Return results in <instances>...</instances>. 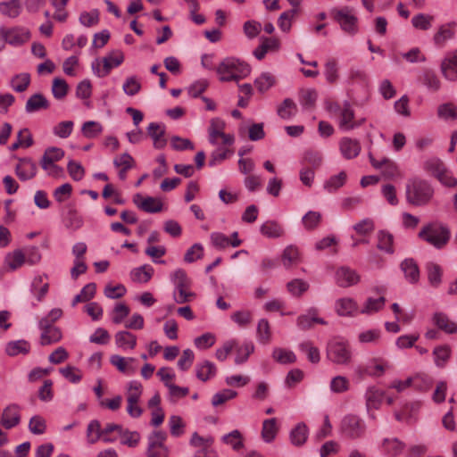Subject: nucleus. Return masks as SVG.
<instances>
[{
	"label": "nucleus",
	"mask_w": 457,
	"mask_h": 457,
	"mask_svg": "<svg viewBox=\"0 0 457 457\" xmlns=\"http://www.w3.org/2000/svg\"><path fill=\"white\" fill-rule=\"evenodd\" d=\"M434 193L431 184L420 178H413L408 180L406 184V201L414 206L428 204L434 196Z\"/></svg>",
	"instance_id": "f257e3e1"
},
{
	"label": "nucleus",
	"mask_w": 457,
	"mask_h": 457,
	"mask_svg": "<svg viewBox=\"0 0 457 457\" xmlns=\"http://www.w3.org/2000/svg\"><path fill=\"white\" fill-rule=\"evenodd\" d=\"M216 72L222 82L238 81L250 74L251 68L238 58L226 57L217 66Z\"/></svg>",
	"instance_id": "f03ea898"
},
{
	"label": "nucleus",
	"mask_w": 457,
	"mask_h": 457,
	"mask_svg": "<svg viewBox=\"0 0 457 457\" xmlns=\"http://www.w3.org/2000/svg\"><path fill=\"white\" fill-rule=\"evenodd\" d=\"M418 237L436 248H442L448 242L450 232L440 224L428 223L421 228Z\"/></svg>",
	"instance_id": "7ed1b4c3"
},
{
	"label": "nucleus",
	"mask_w": 457,
	"mask_h": 457,
	"mask_svg": "<svg viewBox=\"0 0 457 457\" xmlns=\"http://www.w3.org/2000/svg\"><path fill=\"white\" fill-rule=\"evenodd\" d=\"M364 420L355 414H346L340 422L341 434L350 439H358L364 436L366 433Z\"/></svg>",
	"instance_id": "20e7f679"
},
{
	"label": "nucleus",
	"mask_w": 457,
	"mask_h": 457,
	"mask_svg": "<svg viewBox=\"0 0 457 457\" xmlns=\"http://www.w3.org/2000/svg\"><path fill=\"white\" fill-rule=\"evenodd\" d=\"M328 358L337 364H347L350 362L352 353L349 345L345 342L332 341L328 345Z\"/></svg>",
	"instance_id": "39448f33"
},
{
	"label": "nucleus",
	"mask_w": 457,
	"mask_h": 457,
	"mask_svg": "<svg viewBox=\"0 0 457 457\" xmlns=\"http://www.w3.org/2000/svg\"><path fill=\"white\" fill-rule=\"evenodd\" d=\"M123 60H124L123 54L121 53H118L114 55L111 54L109 56L104 57V59H103L104 66L102 69L100 68V63L97 59L92 62L91 67H92L93 72L97 77L104 78L110 73L112 69L120 66L122 63Z\"/></svg>",
	"instance_id": "423d86ee"
},
{
	"label": "nucleus",
	"mask_w": 457,
	"mask_h": 457,
	"mask_svg": "<svg viewBox=\"0 0 457 457\" xmlns=\"http://www.w3.org/2000/svg\"><path fill=\"white\" fill-rule=\"evenodd\" d=\"M334 19L339 23L341 29L347 33H354L356 31L357 18L352 13L347 7L341 10H334Z\"/></svg>",
	"instance_id": "0eeeda50"
},
{
	"label": "nucleus",
	"mask_w": 457,
	"mask_h": 457,
	"mask_svg": "<svg viewBox=\"0 0 457 457\" xmlns=\"http://www.w3.org/2000/svg\"><path fill=\"white\" fill-rule=\"evenodd\" d=\"M4 37L7 39V44L19 46L26 43L30 37V32L24 27H13L4 28Z\"/></svg>",
	"instance_id": "6e6552de"
},
{
	"label": "nucleus",
	"mask_w": 457,
	"mask_h": 457,
	"mask_svg": "<svg viewBox=\"0 0 457 457\" xmlns=\"http://www.w3.org/2000/svg\"><path fill=\"white\" fill-rule=\"evenodd\" d=\"M369 160L372 167L381 170L383 176L386 179H391L398 173L397 165L387 157L378 160L371 153H369Z\"/></svg>",
	"instance_id": "1a4fd4ad"
},
{
	"label": "nucleus",
	"mask_w": 457,
	"mask_h": 457,
	"mask_svg": "<svg viewBox=\"0 0 457 457\" xmlns=\"http://www.w3.org/2000/svg\"><path fill=\"white\" fill-rule=\"evenodd\" d=\"M133 203L138 209L148 213H156L162 210V201L153 196L144 197L140 194H136L133 196Z\"/></svg>",
	"instance_id": "9d476101"
},
{
	"label": "nucleus",
	"mask_w": 457,
	"mask_h": 457,
	"mask_svg": "<svg viewBox=\"0 0 457 457\" xmlns=\"http://www.w3.org/2000/svg\"><path fill=\"white\" fill-rule=\"evenodd\" d=\"M37 171V167L36 162L29 157L20 158L19 162L15 167V173L22 181L33 179L36 176Z\"/></svg>",
	"instance_id": "9b49d317"
},
{
	"label": "nucleus",
	"mask_w": 457,
	"mask_h": 457,
	"mask_svg": "<svg viewBox=\"0 0 457 457\" xmlns=\"http://www.w3.org/2000/svg\"><path fill=\"white\" fill-rule=\"evenodd\" d=\"M360 280V276L356 270L342 266L336 271V283L341 287H349L356 285Z\"/></svg>",
	"instance_id": "f8f14e48"
},
{
	"label": "nucleus",
	"mask_w": 457,
	"mask_h": 457,
	"mask_svg": "<svg viewBox=\"0 0 457 457\" xmlns=\"http://www.w3.org/2000/svg\"><path fill=\"white\" fill-rule=\"evenodd\" d=\"M390 369L388 362L381 360H372L364 366L359 367V373L361 376L370 377H381L386 371Z\"/></svg>",
	"instance_id": "ddd939ff"
},
{
	"label": "nucleus",
	"mask_w": 457,
	"mask_h": 457,
	"mask_svg": "<svg viewBox=\"0 0 457 457\" xmlns=\"http://www.w3.org/2000/svg\"><path fill=\"white\" fill-rule=\"evenodd\" d=\"M166 127L162 123L151 122L147 127V134L152 138L154 147L162 149L167 145L165 138Z\"/></svg>",
	"instance_id": "4468645a"
},
{
	"label": "nucleus",
	"mask_w": 457,
	"mask_h": 457,
	"mask_svg": "<svg viewBox=\"0 0 457 457\" xmlns=\"http://www.w3.org/2000/svg\"><path fill=\"white\" fill-rule=\"evenodd\" d=\"M21 422V414L19 405L12 403L4 409L1 424L6 429H11L18 426Z\"/></svg>",
	"instance_id": "2eb2a0df"
},
{
	"label": "nucleus",
	"mask_w": 457,
	"mask_h": 457,
	"mask_svg": "<svg viewBox=\"0 0 457 457\" xmlns=\"http://www.w3.org/2000/svg\"><path fill=\"white\" fill-rule=\"evenodd\" d=\"M441 71L446 79L457 80V49L447 54L441 63Z\"/></svg>",
	"instance_id": "dca6fc26"
},
{
	"label": "nucleus",
	"mask_w": 457,
	"mask_h": 457,
	"mask_svg": "<svg viewBox=\"0 0 457 457\" xmlns=\"http://www.w3.org/2000/svg\"><path fill=\"white\" fill-rule=\"evenodd\" d=\"M49 107L50 103L47 98L41 93H36L28 98L25 104V112L30 114L47 110Z\"/></svg>",
	"instance_id": "f3484780"
},
{
	"label": "nucleus",
	"mask_w": 457,
	"mask_h": 457,
	"mask_svg": "<svg viewBox=\"0 0 457 457\" xmlns=\"http://www.w3.org/2000/svg\"><path fill=\"white\" fill-rule=\"evenodd\" d=\"M195 370L196 378L203 382H206L215 377L217 368L213 362L204 360L196 363Z\"/></svg>",
	"instance_id": "a211bd4d"
},
{
	"label": "nucleus",
	"mask_w": 457,
	"mask_h": 457,
	"mask_svg": "<svg viewBox=\"0 0 457 457\" xmlns=\"http://www.w3.org/2000/svg\"><path fill=\"white\" fill-rule=\"evenodd\" d=\"M318 310L316 308H311L307 313L302 314L297 318V326L300 329L305 330L312 327L313 323H319L325 325L327 322L318 316Z\"/></svg>",
	"instance_id": "6ab92c4d"
},
{
	"label": "nucleus",
	"mask_w": 457,
	"mask_h": 457,
	"mask_svg": "<svg viewBox=\"0 0 457 457\" xmlns=\"http://www.w3.org/2000/svg\"><path fill=\"white\" fill-rule=\"evenodd\" d=\"M342 155L345 159L355 158L361 152V145L358 140L350 137H343L339 143Z\"/></svg>",
	"instance_id": "aec40b11"
},
{
	"label": "nucleus",
	"mask_w": 457,
	"mask_h": 457,
	"mask_svg": "<svg viewBox=\"0 0 457 457\" xmlns=\"http://www.w3.org/2000/svg\"><path fill=\"white\" fill-rule=\"evenodd\" d=\"M402 270L404 277L411 284H416L420 280V270L413 259H406L402 262Z\"/></svg>",
	"instance_id": "412c9836"
},
{
	"label": "nucleus",
	"mask_w": 457,
	"mask_h": 457,
	"mask_svg": "<svg viewBox=\"0 0 457 457\" xmlns=\"http://www.w3.org/2000/svg\"><path fill=\"white\" fill-rule=\"evenodd\" d=\"M281 261L286 269L296 265L301 261L299 249L293 245H287L283 251Z\"/></svg>",
	"instance_id": "4be33fe9"
},
{
	"label": "nucleus",
	"mask_w": 457,
	"mask_h": 457,
	"mask_svg": "<svg viewBox=\"0 0 457 457\" xmlns=\"http://www.w3.org/2000/svg\"><path fill=\"white\" fill-rule=\"evenodd\" d=\"M115 344L123 350L134 349L137 345V337L128 330H121L115 334Z\"/></svg>",
	"instance_id": "5701e85b"
},
{
	"label": "nucleus",
	"mask_w": 457,
	"mask_h": 457,
	"mask_svg": "<svg viewBox=\"0 0 457 457\" xmlns=\"http://www.w3.org/2000/svg\"><path fill=\"white\" fill-rule=\"evenodd\" d=\"M433 321L439 329L445 333L454 334L457 332V323L450 320L445 313L436 312L433 316Z\"/></svg>",
	"instance_id": "b1692460"
},
{
	"label": "nucleus",
	"mask_w": 457,
	"mask_h": 457,
	"mask_svg": "<svg viewBox=\"0 0 457 457\" xmlns=\"http://www.w3.org/2000/svg\"><path fill=\"white\" fill-rule=\"evenodd\" d=\"M386 303V299L383 295L378 297H368L364 302L360 313L371 315L381 310Z\"/></svg>",
	"instance_id": "393cba45"
},
{
	"label": "nucleus",
	"mask_w": 457,
	"mask_h": 457,
	"mask_svg": "<svg viewBox=\"0 0 457 457\" xmlns=\"http://www.w3.org/2000/svg\"><path fill=\"white\" fill-rule=\"evenodd\" d=\"M154 273V268L149 264H144L131 270L130 276L134 282L146 283L148 282Z\"/></svg>",
	"instance_id": "a878e982"
},
{
	"label": "nucleus",
	"mask_w": 457,
	"mask_h": 457,
	"mask_svg": "<svg viewBox=\"0 0 457 457\" xmlns=\"http://www.w3.org/2000/svg\"><path fill=\"white\" fill-rule=\"evenodd\" d=\"M336 312L340 316H352L357 311V303L352 298H340L336 302Z\"/></svg>",
	"instance_id": "bb28decb"
},
{
	"label": "nucleus",
	"mask_w": 457,
	"mask_h": 457,
	"mask_svg": "<svg viewBox=\"0 0 457 457\" xmlns=\"http://www.w3.org/2000/svg\"><path fill=\"white\" fill-rule=\"evenodd\" d=\"M383 398L384 395L379 390L375 387L368 388L365 393L367 411L378 409Z\"/></svg>",
	"instance_id": "cd10ccee"
},
{
	"label": "nucleus",
	"mask_w": 457,
	"mask_h": 457,
	"mask_svg": "<svg viewBox=\"0 0 457 457\" xmlns=\"http://www.w3.org/2000/svg\"><path fill=\"white\" fill-rule=\"evenodd\" d=\"M308 437V428L303 422L298 423L290 432V440L294 445H303Z\"/></svg>",
	"instance_id": "c85d7f7f"
},
{
	"label": "nucleus",
	"mask_w": 457,
	"mask_h": 457,
	"mask_svg": "<svg viewBox=\"0 0 457 457\" xmlns=\"http://www.w3.org/2000/svg\"><path fill=\"white\" fill-rule=\"evenodd\" d=\"M277 419H267L262 422V437L266 443L272 442L278 433Z\"/></svg>",
	"instance_id": "c756f323"
},
{
	"label": "nucleus",
	"mask_w": 457,
	"mask_h": 457,
	"mask_svg": "<svg viewBox=\"0 0 457 457\" xmlns=\"http://www.w3.org/2000/svg\"><path fill=\"white\" fill-rule=\"evenodd\" d=\"M261 233L270 238L280 237L284 234L282 227L275 220H268L260 228Z\"/></svg>",
	"instance_id": "7c9ffc66"
},
{
	"label": "nucleus",
	"mask_w": 457,
	"mask_h": 457,
	"mask_svg": "<svg viewBox=\"0 0 457 457\" xmlns=\"http://www.w3.org/2000/svg\"><path fill=\"white\" fill-rule=\"evenodd\" d=\"M30 350V345L28 341L21 339L11 341L6 345L5 352L10 356H16L20 353L26 354Z\"/></svg>",
	"instance_id": "2f4dec72"
},
{
	"label": "nucleus",
	"mask_w": 457,
	"mask_h": 457,
	"mask_svg": "<svg viewBox=\"0 0 457 457\" xmlns=\"http://www.w3.org/2000/svg\"><path fill=\"white\" fill-rule=\"evenodd\" d=\"M48 290L49 284L47 282L43 283V276L34 278L31 283L30 291L38 302H41L44 299Z\"/></svg>",
	"instance_id": "473e14b6"
},
{
	"label": "nucleus",
	"mask_w": 457,
	"mask_h": 457,
	"mask_svg": "<svg viewBox=\"0 0 457 457\" xmlns=\"http://www.w3.org/2000/svg\"><path fill=\"white\" fill-rule=\"evenodd\" d=\"M277 112L281 119L290 120L296 114L297 106L292 99L286 98L278 107Z\"/></svg>",
	"instance_id": "72a5a7b5"
},
{
	"label": "nucleus",
	"mask_w": 457,
	"mask_h": 457,
	"mask_svg": "<svg viewBox=\"0 0 457 457\" xmlns=\"http://www.w3.org/2000/svg\"><path fill=\"white\" fill-rule=\"evenodd\" d=\"M62 334L59 328L53 326L47 330L42 331L40 335V344L42 345H48L55 344L62 339Z\"/></svg>",
	"instance_id": "f704fd0d"
},
{
	"label": "nucleus",
	"mask_w": 457,
	"mask_h": 457,
	"mask_svg": "<svg viewBox=\"0 0 457 457\" xmlns=\"http://www.w3.org/2000/svg\"><path fill=\"white\" fill-rule=\"evenodd\" d=\"M420 406L421 404L420 402L406 403L404 408L402 409V420L404 419L408 424L415 423L418 420V412L420 409Z\"/></svg>",
	"instance_id": "c9c22d12"
},
{
	"label": "nucleus",
	"mask_w": 457,
	"mask_h": 457,
	"mask_svg": "<svg viewBox=\"0 0 457 457\" xmlns=\"http://www.w3.org/2000/svg\"><path fill=\"white\" fill-rule=\"evenodd\" d=\"M354 118L353 110L348 102H345L344 107L340 111V128L349 130L353 128V120Z\"/></svg>",
	"instance_id": "e433bc0d"
},
{
	"label": "nucleus",
	"mask_w": 457,
	"mask_h": 457,
	"mask_svg": "<svg viewBox=\"0 0 457 457\" xmlns=\"http://www.w3.org/2000/svg\"><path fill=\"white\" fill-rule=\"evenodd\" d=\"M445 165L442 160L436 157H431L426 160L423 163V170L436 178L442 171L445 170Z\"/></svg>",
	"instance_id": "4c0bfd02"
},
{
	"label": "nucleus",
	"mask_w": 457,
	"mask_h": 457,
	"mask_svg": "<svg viewBox=\"0 0 457 457\" xmlns=\"http://www.w3.org/2000/svg\"><path fill=\"white\" fill-rule=\"evenodd\" d=\"M30 84V75L27 72L19 73L13 76L11 79V87L18 92L21 93L27 90Z\"/></svg>",
	"instance_id": "58836bf2"
},
{
	"label": "nucleus",
	"mask_w": 457,
	"mask_h": 457,
	"mask_svg": "<svg viewBox=\"0 0 457 457\" xmlns=\"http://www.w3.org/2000/svg\"><path fill=\"white\" fill-rule=\"evenodd\" d=\"M134 358H125L118 354L112 355L110 362L112 365L117 368V370L124 374L130 375L134 370L129 366V362H132Z\"/></svg>",
	"instance_id": "ea45409f"
},
{
	"label": "nucleus",
	"mask_w": 457,
	"mask_h": 457,
	"mask_svg": "<svg viewBox=\"0 0 457 457\" xmlns=\"http://www.w3.org/2000/svg\"><path fill=\"white\" fill-rule=\"evenodd\" d=\"M346 179V173L345 171H340L338 174L331 176L327 181H325L324 189L328 193H334L345 185Z\"/></svg>",
	"instance_id": "a19ab883"
},
{
	"label": "nucleus",
	"mask_w": 457,
	"mask_h": 457,
	"mask_svg": "<svg viewBox=\"0 0 457 457\" xmlns=\"http://www.w3.org/2000/svg\"><path fill=\"white\" fill-rule=\"evenodd\" d=\"M426 269L428 271V279L429 284L437 287L442 282V269L441 267L434 262H428L426 265Z\"/></svg>",
	"instance_id": "79ce46f5"
},
{
	"label": "nucleus",
	"mask_w": 457,
	"mask_h": 457,
	"mask_svg": "<svg viewBox=\"0 0 457 457\" xmlns=\"http://www.w3.org/2000/svg\"><path fill=\"white\" fill-rule=\"evenodd\" d=\"M104 435V429L97 420H91L87 428V442L91 445L96 444Z\"/></svg>",
	"instance_id": "37998d69"
},
{
	"label": "nucleus",
	"mask_w": 457,
	"mask_h": 457,
	"mask_svg": "<svg viewBox=\"0 0 457 457\" xmlns=\"http://www.w3.org/2000/svg\"><path fill=\"white\" fill-rule=\"evenodd\" d=\"M221 441L226 445H231L235 451H238L244 446L242 435L237 429L222 436Z\"/></svg>",
	"instance_id": "c03bdc74"
},
{
	"label": "nucleus",
	"mask_w": 457,
	"mask_h": 457,
	"mask_svg": "<svg viewBox=\"0 0 457 457\" xmlns=\"http://www.w3.org/2000/svg\"><path fill=\"white\" fill-rule=\"evenodd\" d=\"M33 145V138L28 129H21L17 135V141L12 143L9 149L15 151L20 146L29 147Z\"/></svg>",
	"instance_id": "a18cd8bd"
},
{
	"label": "nucleus",
	"mask_w": 457,
	"mask_h": 457,
	"mask_svg": "<svg viewBox=\"0 0 457 457\" xmlns=\"http://www.w3.org/2000/svg\"><path fill=\"white\" fill-rule=\"evenodd\" d=\"M298 10L292 8L280 14L278 19V26L283 32H289L292 26V21L295 17Z\"/></svg>",
	"instance_id": "49530a36"
},
{
	"label": "nucleus",
	"mask_w": 457,
	"mask_h": 457,
	"mask_svg": "<svg viewBox=\"0 0 457 457\" xmlns=\"http://www.w3.org/2000/svg\"><path fill=\"white\" fill-rule=\"evenodd\" d=\"M64 224L67 228L77 230L83 226V219L75 209H70L64 218Z\"/></svg>",
	"instance_id": "de8ad7c7"
},
{
	"label": "nucleus",
	"mask_w": 457,
	"mask_h": 457,
	"mask_svg": "<svg viewBox=\"0 0 457 457\" xmlns=\"http://www.w3.org/2000/svg\"><path fill=\"white\" fill-rule=\"evenodd\" d=\"M96 285L95 283L87 284L72 300V306L81 302H87L96 295Z\"/></svg>",
	"instance_id": "09e8293b"
},
{
	"label": "nucleus",
	"mask_w": 457,
	"mask_h": 457,
	"mask_svg": "<svg viewBox=\"0 0 457 457\" xmlns=\"http://www.w3.org/2000/svg\"><path fill=\"white\" fill-rule=\"evenodd\" d=\"M224 122L220 119H212L211 120V124L209 127V142L212 145L217 144V138L220 137L221 135L224 133Z\"/></svg>",
	"instance_id": "8fccbe9b"
},
{
	"label": "nucleus",
	"mask_w": 457,
	"mask_h": 457,
	"mask_svg": "<svg viewBox=\"0 0 457 457\" xmlns=\"http://www.w3.org/2000/svg\"><path fill=\"white\" fill-rule=\"evenodd\" d=\"M275 84V78L269 72H262L258 78L254 80V85L257 87L258 91L261 93H264L269 90Z\"/></svg>",
	"instance_id": "3c124183"
},
{
	"label": "nucleus",
	"mask_w": 457,
	"mask_h": 457,
	"mask_svg": "<svg viewBox=\"0 0 457 457\" xmlns=\"http://www.w3.org/2000/svg\"><path fill=\"white\" fill-rule=\"evenodd\" d=\"M0 12L2 14L16 18L21 12V4L19 0H10L9 2L0 4Z\"/></svg>",
	"instance_id": "603ef678"
},
{
	"label": "nucleus",
	"mask_w": 457,
	"mask_h": 457,
	"mask_svg": "<svg viewBox=\"0 0 457 457\" xmlns=\"http://www.w3.org/2000/svg\"><path fill=\"white\" fill-rule=\"evenodd\" d=\"M237 355L235 358L236 364L245 362L249 355L254 351V345L252 342H245L241 346H236Z\"/></svg>",
	"instance_id": "864d4df0"
},
{
	"label": "nucleus",
	"mask_w": 457,
	"mask_h": 457,
	"mask_svg": "<svg viewBox=\"0 0 457 457\" xmlns=\"http://www.w3.org/2000/svg\"><path fill=\"white\" fill-rule=\"evenodd\" d=\"M272 357L281 364L294 363L296 361V356L292 351L283 348H275Z\"/></svg>",
	"instance_id": "5fc2aeb1"
},
{
	"label": "nucleus",
	"mask_w": 457,
	"mask_h": 457,
	"mask_svg": "<svg viewBox=\"0 0 457 457\" xmlns=\"http://www.w3.org/2000/svg\"><path fill=\"white\" fill-rule=\"evenodd\" d=\"M69 86L67 82L61 78H55L53 80L52 94L57 100L63 99L68 93Z\"/></svg>",
	"instance_id": "6e6d98bb"
},
{
	"label": "nucleus",
	"mask_w": 457,
	"mask_h": 457,
	"mask_svg": "<svg viewBox=\"0 0 457 457\" xmlns=\"http://www.w3.org/2000/svg\"><path fill=\"white\" fill-rule=\"evenodd\" d=\"M378 248L381 251H384L387 253H392L393 250V236L384 230H380L378 233Z\"/></svg>",
	"instance_id": "4d7b16f0"
},
{
	"label": "nucleus",
	"mask_w": 457,
	"mask_h": 457,
	"mask_svg": "<svg viewBox=\"0 0 457 457\" xmlns=\"http://www.w3.org/2000/svg\"><path fill=\"white\" fill-rule=\"evenodd\" d=\"M299 349L306 353L308 360L312 363H317L320 360V351L312 342L304 341L299 345Z\"/></svg>",
	"instance_id": "13d9d810"
},
{
	"label": "nucleus",
	"mask_w": 457,
	"mask_h": 457,
	"mask_svg": "<svg viewBox=\"0 0 457 457\" xmlns=\"http://www.w3.org/2000/svg\"><path fill=\"white\" fill-rule=\"evenodd\" d=\"M287 287L288 292L293 296H300L304 292H306L308 290L309 284H308V282H306L303 279L295 278V279L289 281L287 284Z\"/></svg>",
	"instance_id": "bf43d9fd"
},
{
	"label": "nucleus",
	"mask_w": 457,
	"mask_h": 457,
	"mask_svg": "<svg viewBox=\"0 0 457 457\" xmlns=\"http://www.w3.org/2000/svg\"><path fill=\"white\" fill-rule=\"evenodd\" d=\"M324 75L329 84H335L338 79V66L336 60H328L324 65Z\"/></svg>",
	"instance_id": "052dcab7"
},
{
	"label": "nucleus",
	"mask_w": 457,
	"mask_h": 457,
	"mask_svg": "<svg viewBox=\"0 0 457 457\" xmlns=\"http://www.w3.org/2000/svg\"><path fill=\"white\" fill-rule=\"evenodd\" d=\"M257 337L260 343L268 344L271 338L270 328L266 319H261L257 325Z\"/></svg>",
	"instance_id": "680f3d73"
},
{
	"label": "nucleus",
	"mask_w": 457,
	"mask_h": 457,
	"mask_svg": "<svg viewBox=\"0 0 457 457\" xmlns=\"http://www.w3.org/2000/svg\"><path fill=\"white\" fill-rule=\"evenodd\" d=\"M321 220V214L319 212L309 211L305 213L302 219L303 227L307 230H312L316 228Z\"/></svg>",
	"instance_id": "e2e57ef3"
},
{
	"label": "nucleus",
	"mask_w": 457,
	"mask_h": 457,
	"mask_svg": "<svg viewBox=\"0 0 457 457\" xmlns=\"http://www.w3.org/2000/svg\"><path fill=\"white\" fill-rule=\"evenodd\" d=\"M6 262L9 268L12 270H15L26 262L25 254L21 250L17 249L6 256Z\"/></svg>",
	"instance_id": "0e129e2a"
},
{
	"label": "nucleus",
	"mask_w": 457,
	"mask_h": 457,
	"mask_svg": "<svg viewBox=\"0 0 457 457\" xmlns=\"http://www.w3.org/2000/svg\"><path fill=\"white\" fill-rule=\"evenodd\" d=\"M354 231L360 236L371 234L375 229V223L372 219L365 218L353 226Z\"/></svg>",
	"instance_id": "69168bd1"
},
{
	"label": "nucleus",
	"mask_w": 457,
	"mask_h": 457,
	"mask_svg": "<svg viewBox=\"0 0 457 457\" xmlns=\"http://www.w3.org/2000/svg\"><path fill=\"white\" fill-rule=\"evenodd\" d=\"M81 131L84 137L94 138L103 131V127L99 122L89 120L83 123Z\"/></svg>",
	"instance_id": "338daca9"
},
{
	"label": "nucleus",
	"mask_w": 457,
	"mask_h": 457,
	"mask_svg": "<svg viewBox=\"0 0 457 457\" xmlns=\"http://www.w3.org/2000/svg\"><path fill=\"white\" fill-rule=\"evenodd\" d=\"M29 429L34 435H43L46 430V420L39 415L31 417L29 422Z\"/></svg>",
	"instance_id": "774afa93"
}]
</instances>
